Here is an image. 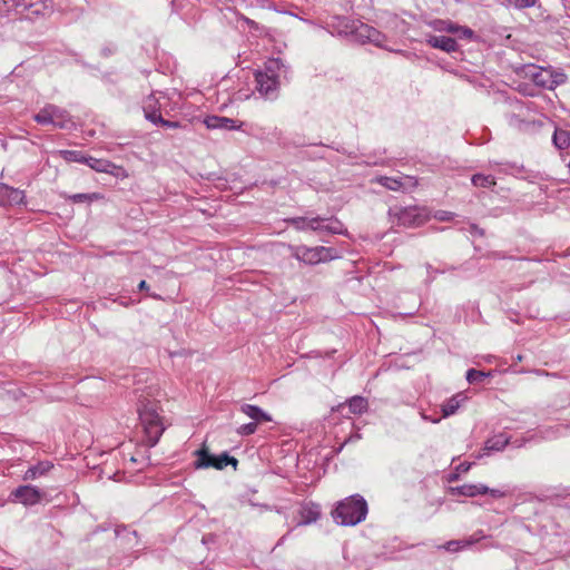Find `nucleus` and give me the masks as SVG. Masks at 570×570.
<instances>
[{
  "mask_svg": "<svg viewBox=\"0 0 570 570\" xmlns=\"http://www.w3.org/2000/svg\"><path fill=\"white\" fill-rule=\"evenodd\" d=\"M493 166L500 167L499 170L504 171V173H509L511 169L518 168V166L515 164H510V163H503V164L495 163Z\"/></svg>",
  "mask_w": 570,
  "mask_h": 570,
  "instance_id": "nucleus-39",
  "label": "nucleus"
},
{
  "mask_svg": "<svg viewBox=\"0 0 570 570\" xmlns=\"http://www.w3.org/2000/svg\"><path fill=\"white\" fill-rule=\"evenodd\" d=\"M283 67L279 59H271L265 63L264 70L255 72L256 90L268 99H275L278 94V71Z\"/></svg>",
  "mask_w": 570,
  "mask_h": 570,
  "instance_id": "nucleus-3",
  "label": "nucleus"
},
{
  "mask_svg": "<svg viewBox=\"0 0 570 570\" xmlns=\"http://www.w3.org/2000/svg\"><path fill=\"white\" fill-rule=\"evenodd\" d=\"M257 425L258 424L255 422L243 424L239 428H237V433L243 436L252 435L257 431Z\"/></svg>",
  "mask_w": 570,
  "mask_h": 570,
  "instance_id": "nucleus-35",
  "label": "nucleus"
},
{
  "mask_svg": "<svg viewBox=\"0 0 570 570\" xmlns=\"http://www.w3.org/2000/svg\"><path fill=\"white\" fill-rule=\"evenodd\" d=\"M426 43L432 48L443 50L448 53L454 52L458 50V43L455 39L445 36H428Z\"/></svg>",
  "mask_w": 570,
  "mask_h": 570,
  "instance_id": "nucleus-15",
  "label": "nucleus"
},
{
  "mask_svg": "<svg viewBox=\"0 0 570 570\" xmlns=\"http://www.w3.org/2000/svg\"><path fill=\"white\" fill-rule=\"evenodd\" d=\"M299 514L302 518V521L299 522V524H309L312 522H315V521H317V519L321 515L320 505L314 504V503H306V504L302 505V508L299 510Z\"/></svg>",
  "mask_w": 570,
  "mask_h": 570,
  "instance_id": "nucleus-19",
  "label": "nucleus"
},
{
  "mask_svg": "<svg viewBox=\"0 0 570 570\" xmlns=\"http://www.w3.org/2000/svg\"><path fill=\"white\" fill-rule=\"evenodd\" d=\"M142 110L146 119H148L153 124L158 125V120H161L163 116L160 114V104L158 98L154 94L149 95L144 100Z\"/></svg>",
  "mask_w": 570,
  "mask_h": 570,
  "instance_id": "nucleus-13",
  "label": "nucleus"
},
{
  "mask_svg": "<svg viewBox=\"0 0 570 570\" xmlns=\"http://www.w3.org/2000/svg\"><path fill=\"white\" fill-rule=\"evenodd\" d=\"M139 291H146V294H147L148 296L165 299L160 294H157V293L153 292V291H151V287H144V286H140V287H139Z\"/></svg>",
  "mask_w": 570,
  "mask_h": 570,
  "instance_id": "nucleus-44",
  "label": "nucleus"
},
{
  "mask_svg": "<svg viewBox=\"0 0 570 570\" xmlns=\"http://www.w3.org/2000/svg\"><path fill=\"white\" fill-rule=\"evenodd\" d=\"M158 125H160L163 127H167V128H178L180 126L179 122L166 120L163 117H161V120H158Z\"/></svg>",
  "mask_w": 570,
  "mask_h": 570,
  "instance_id": "nucleus-41",
  "label": "nucleus"
},
{
  "mask_svg": "<svg viewBox=\"0 0 570 570\" xmlns=\"http://www.w3.org/2000/svg\"><path fill=\"white\" fill-rule=\"evenodd\" d=\"M380 184L384 187H386L390 190H402L405 189V181L403 178H394V177H381L379 179Z\"/></svg>",
  "mask_w": 570,
  "mask_h": 570,
  "instance_id": "nucleus-26",
  "label": "nucleus"
},
{
  "mask_svg": "<svg viewBox=\"0 0 570 570\" xmlns=\"http://www.w3.org/2000/svg\"><path fill=\"white\" fill-rule=\"evenodd\" d=\"M85 164L88 165L91 169L96 170L97 173L117 175L116 170L120 169V167H118L117 165L107 159H98L91 156H86Z\"/></svg>",
  "mask_w": 570,
  "mask_h": 570,
  "instance_id": "nucleus-17",
  "label": "nucleus"
},
{
  "mask_svg": "<svg viewBox=\"0 0 570 570\" xmlns=\"http://www.w3.org/2000/svg\"><path fill=\"white\" fill-rule=\"evenodd\" d=\"M454 35H456L459 38H464L468 40H473L476 38V36L472 29H470L469 27L459 26V24H456V27H455Z\"/></svg>",
  "mask_w": 570,
  "mask_h": 570,
  "instance_id": "nucleus-34",
  "label": "nucleus"
},
{
  "mask_svg": "<svg viewBox=\"0 0 570 570\" xmlns=\"http://www.w3.org/2000/svg\"><path fill=\"white\" fill-rule=\"evenodd\" d=\"M462 548L461 541H450L446 544V550L449 551H458Z\"/></svg>",
  "mask_w": 570,
  "mask_h": 570,
  "instance_id": "nucleus-43",
  "label": "nucleus"
},
{
  "mask_svg": "<svg viewBox=\"0 0 570 570\" xmlns=\"http://www.w3.org/2000/svg\"><path fill=\"white\" fill-rule=\"evenodd\" d=\"M354 31L361 39L372 42L377 47H383L386 41V37L381 31L368 24L361 23L354 28Z\"/></svg>",
  "mask_w": 570,
  "mask_h": 570,
  "instance_id": "nucleus-11",
  "label": "nucleus"
},
{
  "mask_svg": "<svg viewBox=\"0 0 570 570\" xmlns=\"http://www.w3.org/2000/svg\"><path fill=\"white\" fill-rule=\"evenodd\" d=\"M471 181L475 187L481 188H491L497 184L494 176L483 174H474Z\"/></svg>",
  "mask_w": 570,
  "mask_h": 570,
  "instance_id": "nucleus-25",
  "label": "nucleus"
},
{
  "mask_svg": "<svg viewBox=\"0 0 570 570\" xmlns=\"http://www.w3.org/2000/svg\"><path fill=\"white\" fill-rule=\"evenodd\" d=\"M490 375H491L490 373L470 368L466 372V380L470 384H476V383L483 382V380Z\"/></svg>",
  "mask_w": 570,
  "mask_h": 570,
  "instance_id": "nucleus-30",
  "label": "nucleus"
},
{
  "mask_svg": "<svg viewBox=\"0 0 570 570\" xmlns=\"http://www.w3.org/2000/svg\"><path fill=\"white\" fill-rule=\"evenodd\" d=\"M73 203H91L95 200L102 199V195L99 193H91V194H75L69 197Z\"/></svg>",
  "mask_w": 570,
  "mask_h": 570,
  "instance_id": "nucleus-29",
  "label": "nucleus"
},
{
  "mask_svg": "<svg viewBox=\"0 0 570 570\" xmlns=\"http://www.w3.org/2000/svg\"><path fill=\"white\" fill-rule=\"evenodd\" d=\"M9 186L0 183V204L4 205L7 196L9 195Z\"/></svg>",
  "mask_w": 570,
  "mask_h": 570,
  "instance_id": "nucleus-38",
  "label": "nucleus"
},
{
  "mask_svg": "<svg viewBox=\"0 0 570 570\" xmlns=\"http://www.w3.org/2000/svg\"><path fill=\"white\" fill-rule=\"evenodd\" d=\"M111 53H112V51H111V50H109V49L104 50V55H105V56H108V55H111Z\"/></svg>",
  "mask_w": 570,
  "mask_h": 570,
  "instance_id": "nucleus-48",
  "label": "nucleus"
},
{
  "mask_svg": "<svg viewBox=\"0 0 570 570\" xmlns=\"http://www.w3.org/2000/svg\"><path fill=\"white\" fill-rule=\"evenodd\" d=\"M455 214L449 210H436L433 215V217L440 222L452 220Z\"/></svg>",
  "mask_w": 570,
  "mask_h": 570,
  "instance_id": "nucleus-36",
  "label": "nucleus"
},
{
  "mask_svg": "<svg viewBox=\"0 0 570 570\" xmlns=\"http://www.w3.org/2000/svg\"><path fill=\"white\" fill-rule=\"evenodd\" d=\"M525 77L530 78L534 85L551 90L549 67L543 68L535 65H525L522 67Z\"/></svg>",
  "mask_w": 570,
  "mask_h": 570,
  "instance_id": "nucleus-9",
  "label": "nucleus"
},
{
  "mask_svg": "<svg viewBox=\"0 0 570 570\" xmlns=\"http://www.w3.org/2000/svg\"><path fill=\"white\" fill-rule=\"evenodd\" d=\"M292 255L298 261L315 265L320 263L330 262L338 257L337 249L333 247L316 246L307 247L304 245L292 247Z\"/></svg>",
  "mask_w": 570,
  "mask_h": 570,
  "instance_id": "nucleus-4",
  "label": "nucleus"
},
{
  "mask_svg": "<svg viewBox=\"0 0 570 570\" xmlns=\"http://www.w3.org/2000/svg\"><path fill=\"white\" fill-rule=\"evenodd\" d=\"M52 468V464L50 462H39L36 465L30 466L23 474V480H35L38 476H41L46 474L50 469Z\"/></svg>",
  "mask_w": 570,
  "mask_h": 570,
  "instance_id": "nucleus-20",
  "label": "nucleus"
},
{
  "mask_svg": "<svg viewBox=\"0 0 570 570\" xmlns=\"http://www.w3.org/2000/svg\"><path fill=\"white\" fill-rule=\"evenodd\" d=\"M509 443V438L504 434L494 435L485 441L484 450L502 451Z\"/></svg>",
  "mask_w": 570,
  "mask_h": 570,
  "instance_id": "nucleus-22",
  "label": "nucleus"
},
{
  "mask_svg": "<svg viewBox=\"0 0 570 570\" xmlns=\"http://www.w3.org/2000/svg\"><path fill=\"white\" fill-rule=\"evenodd\" d=\"M395 223L404 227L420 226L425 222V215L417 207L394 208L390 210Z\"/></svg>",
  "mask_w": 570,
  "mask_h": 570,
  "instance_id": "nucleus-7",
  "label": "nucleus"
},
{
  "mask_svg": "<svg viewBox=\"0 0 570 570\" xmlns=\"http://www.w3.org/2000/svg\"><path fill=\"white\" fill-rule=\"evenodd\" d=\"M549 77H550V83H551V90H553L556 87L563 85L568 80V76L564 73L561 69H553L552 67H549Z\"/></svg>",
  "mask_w": 570,
  "mask_h": 570,
  "instance_id": "nucleus-27",
  "label": "nucleus"
},
{
  "mask_svg": "<svg viewBox=\"0 0 570 570\" xmlns=\"http://www.w3.org/2000/svg\"><path fill=\"white\" fill-rule=\"evenodd\" d=\"M455 27H456V23H453L452 21H449V20H435L433 22V28L438 31H446L450 33H454Z\"/></svg>",
  "mask_w": 570,
  "mask_h": 570,
  "instance_id": "nucleus-32",
  "label": "nucleus"
},
{
  "mask_svg": "<svg viewBox=\"0 0 570 570\" xmlns=\"http://www.w3.org/2000/svg\"><path fill=\"white\" fill-rule=\"evenodd\" d=\"M35 121L40 125H52L60 129H70L73 121L69 112L52 104H47L33 116Z\"/></svg>",
  "mask_w": 570,
  "mask_h": 570,
  "instance_id": "nucleus-5",
  "label": "nucleus"
},
{
  "mask_svg": "<svg viewBox=\"0 0 570 570\" xmlns=\"http://www.w3.org/2000/svg\"><path fill=\"white\" fill-rule=\"evenodd\" d=\"M368 403L363 396H353L348 400V409L354 414H362L367 411Z\"/></svg>",
  "mask_w": 570,
  "mask_h": 570,
  "instance_id": "nucleus-24",
  "label": "nucleus"
},
{
  "mask_svg": "<svg viewBox=\"0 0 570 570\" xmlns=\"http://www.w3.org/2000/svg\"><path fill=\"white\" fill-rule=\"evenodd\" d=\"M196 460L194 462L195 469H210L223 470L227 465H233L236 469L238 461L236 458L230 456L224 452L216 456L209 452L208 446L204 443L200 449L194 452Z\"/></svg>",
  "mask_w": 570,
  "mask_h": 570,
  "instance_id": "nucleus-6",
  "label": "nucleus"
},
{
  "mask_svg": "<svg viewBox=\"0 0 570 570\" xmlns=\"http://www.w3.org/2000/svg\"><path fill=\"white\" fill-rule=\"evenodd\" d=\"M471 463L463 462L456 466L458 473H465L470 470Z\"/></svg>",
  "mask_w": 570,
  "mask_h": 570,
  "instance_id": "nucleus-45",
  "label": "nucleus"
},
{
  "mask_svg": "<svg viewBox=\"0 0 570 570\" xmlns=\"http://www.w3.org/2000/svg\"><path fill=\"white\" fill-rule=\"evenodd\" d=\"M308 228L314 232L327 234H344L346 232L344 225L335 217H311Z\"/></svg>",
  "mask_w": 570,
  "mask_h": 570,
  "instance_id": "nucleus-8",
  "label": "nucleus"
},
{
  "mask_svg": "<svg viewBox=\"0 0 570 570\" xmlns=\"http://www.w3.org/2000/svg\"><path fill=\"white\" fill-rule=\"evenodd\" d=\"M552 141L558 149H566L570 146V134L567 130L556 129Z\"/></svg>",
  "mask_w": 570,
  "mask_h": 570,
  "instance_id": "nucleus-23",
  "label": "nucleus"
},
{
  "mask_svg": "<svg viewBox=\"0 0 570 570\" xmlns=\"http://www.w3.org/2000/svg\"><path fill=\"white\" fill-rule=\"evenodd\" d=\"M469 232L471 233V235L473 236H480V237H483L484 236V230L482 228H480L478 225L475 224H471L470 225V228H469Z\"/></svg>",
  "mask_w": 570,
  "mask_h": 570,
  "instance_id": "nucleus-40",
  "label": "nucleus"
},
{
  "mask_svg": "<svg viewBox=\"0 0 570 570\" xmlns=\"http://www.w3.org/2000/svg\"><path fill=\"white\" fill-rule=\"evenodd\" d=\"M13 2V7L16 9H20L21 11H28L27 17L31 18L32 16H45L50 11V8L45 2H27L26 0H11Z\"/></svg>",
  "mask_w": 570,
  "mask_h": 570,
  "instance_id": "nucleus-12",
  "label": "nucleus"
},
{
  "mask_svg": "<svg viewBox=\"0 0 570 570\" xmlns=\"http://www.w3.org/2000/svg\"><path fill=\"white\" fill-rule=\"evenodd\" d=\"M367 514V503L363 497L355 494L341 501L332 515L337 524L356 525L365 520Z\"/></svg>",
  "mask_w": 570,
  "mask_h": 570,
  "instance_id": "nucleus-2",
  "label": "nucleus"
},
{
  "mask_svg": "<svg viewBox=\"0 0 570 570\" xmlns=\"http://www.w3.org/2000/svg\"><path fill=\"white\" fill-rule=\"evenodd\" d=\"M488 493L493 497V498H503L507 495V492L503 491V490H500V489H490L489 488V491Z\"/></svg>",
  "mask_w": 570,
  "mask_h": 570,
  "instance_id": "nucleus-42",
  "label": "nucleus"
},
{
  "mask_svg": "<svg viewBox=\"0 0 570 570\" xmlns=\"http://www.w3.org/2000/svg\"><path fill=\"white\" fill-rule=\"evenodd\" d=\"M508 2L515 8L523 9L534 6L535 0H508Z\"/></svg>",
  "mask_w": 570,
  "mask_h": 570,
  "instance_id": "nucleus-37",
  "label": "nucleus"
},
{
  "mask_svg": "<svg viewBox=\"0 0 570 570\" xmlns=\"http://www.w3.org/2000/svg\"><path fill=\"white\" fill-rule=\"evenodd\" d=\"M465 400V397L462 394H456L452 397H450L443 405H442V416L448 417L450 415H453L458 409L461 406V403Z\"/></svg>",
  "mask_w": 570,
  "mask_h": 570,
  "instance_id": "nucleus-21",
  "label": "nucleus"
},
{
  "mask_svg": "<svg viewBox=\"0 0 570 570\" xmlns=\"http://www.w3.org/2000/svg\"><path fill=\"white\" fill-rule=\"evenodd\" d=\"M138 285L144 286V285H147V284H146V281L141 279V281L138 283Z\"/></svg>",
  "mask_w": 570,
  "mask_h": 570,
  "instance_id": "nucleus-49",
  "label": "nucleus"
},
{
  "mask_svg": "<svg viewBox=\"0 0 570 570\" xmlns=\"http://www.w3.org/2000/svg\"><path fill=\"white\" fill-rule=\"evenodd\" d=\"M489 488L484 484H463L450 488L452 495L476 497L479 494H488Z\"/></svg>",
  "mask_w": 570,
  "mask_h": 570,
  "instance_id": "nucleus-16",
  "label": "nucleus"
},
{
  "mask_svg": "<svg viewBox=\"0 0 570 570\" xmlns=\"http://www.w3.org/2000/svg\"><path fill=\"white\" fill-rule=\"evenodd\" d=\"M405 181L410 183V184H411V186H415V185H416V181L414 180V178H413V177H406V178H405Z\"/></svg>",
  "mask_w": 570,
  "mask_h": 570,
  "instance_id": "nucleus-46",
  "label": "nucleus"
},
{
  "mask_svg": "<svg viewBox=\"0 0 570 570\" xmlns=\"http://www.w3.org/2000/svg\"><path fill=\"white\" fill-rule=\"evenodd\" d=\"M11 495L16 501L24 505H35L41 500L42 493L35 487L20 485L11 493Z\"/></svg>",
  "mask_w": 570,
  "mask_h": 570,
  "instance_id": "nucleus-10",
  "label": "nucleus"
},
{
  "mask_svg": "<svg viewBox=\"0 0 570 570\" xmlns=\"http://www.w3.org/2000/svg\"><path fill=\"white\" fill-rule=\"evenodd\" d=\"M8 193L6 204H20L23 202L24 194L22 190L9 186Z\"/></svg>",
  "mask_w": 570,
  "mask_h": 570,
  "instance_id": "nucleus-31",
  "label": "nucleus"
},
{
  "mask_svg": "<svg viewBox=\"0 0 570 570\" xmlns=\"http://www.w3.org/2000/svg\"><path fill=\"white\" fill-rule=\"evenodd\" d=\"M204 124L208 129H224V130H235L239 129L242 124L237 125V121L222 116H207L204 120Z\"/></svg>",
  "mask_w": 570,
  "mask_h": 570,
  "instance_id": "nucleus-14",
  "label": "nucleus"
},
{
  "mask_svg": "<svg viewBox=\"0 0 570 570\" xmlns=\"http://www.w3.org/2000/svg\"><path fill=\"white\" fill-rule=\"evenodd\" d=\"M240 412L257 424L272 421V416L257 405L245 403L240 406Z\"/></svg>",
  "mask_w": 570,
  "mask_h": 570,
  "instance_id": "nucleus-18",
  "label": "nucleus"
},
{
  "mask_svg": "<svg viewBox=\"0 0 570 570\" xmlns=\"http://www.w3.org/2000/svg\"><path fill=\"white\" fill-rule=\"evenodd\" d=\"M138 414L144 426L149 446H155L159 441L165 428L158 413V404L147 399H140L138 403Z\"/></svg>",
  "mask_w": 570,
  "mask_h": 570,
  "instance_id": "nucleus-1",
  "label": "nucleus"
},
{
  "mask_svg": "<svg viewBox=\"0 0 570 570\" xmlns=\"http://www.w3.org/2000/svg\"><path fill=\"white\" fill-rule=\"evenodd\" d=\"M58 153L66 161L85 164L86 155L80 150H59Z\"/></svg>",
  "mask_w": 570,
  "mask_h": 570,
  "instance_id": "nucleus-28",
  "label": "nucleus"
},
{
  "mask_svg": "<svg viewBox=\"0 0 570 570\" xmlns=\"http://www.w3.org/2000/svg\"><path fill=\"white\" fill-rule=\"evenodd\" d=\"M287 222L298 230H306L309 229L308 222H311V217H293L287 219Z\"/></svg>",
  "mask_w": 570,
  "mask_h": 570,
  "instance_id": "nucleus-33",
  "label": "nucleus"
},
{
  "mask_svg": "<svg viewBox=\"0 0 570 570\" xmlns=\"http://www.w3.org/2000/svg\"><path fill=\"white\" fill-rule=\"evenodd\" d=\"M458 476H459V474H458V473L452 474V475L450 476V481H455V480H458Z\"/></svg>",
  "mask_w": 570,
  "mask_h": 570,
  "instance_id": "nucleus-47",
  "label": "nucleus"
}]
</instances>
